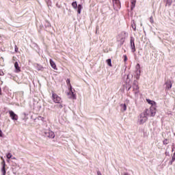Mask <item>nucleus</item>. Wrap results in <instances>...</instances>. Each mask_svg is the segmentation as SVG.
<instances>
[{
	"mask_svg": "<svg viewBox=\"0 0 175 175\" xmlns=\"http://www.w3.org/2000/svg\"><path fill=\"white\" fill-rule=\"evenodd\" d=\"M131 27L134 31H136V24L135 23V21H133L131 23Z\"/></svg>",
	"mask_w": 175,
	"mask_h": 175,
	"instance_id": "18",
	"label": "nucleus"
},
{
	"mask_svg": "<svg viewBox=\"0 0 175 175\" xmlns=\"http://www.w3.org/2000/svg\"><path fill=\"white\" fill-rule=\"evenodd\" d=\"M172 81L171 80H167L165 82V90H170L172 88Z\"/></svg>",
	"mask_w": 175,
	"mask_h": 175,
	"instance_id": "11",
	"label": "nucleus"
},
{
	"mask_svg": "<svg viewBox=\"0 0 175 175\" xmlns=\"http://www.w3.org/2000/svg\"><path fill=\"white\" fill-rule=\"evenodd\" d=\"M107 64L109 66H112V65H111V59H107Z\"/></svg>",
	"mask_w": 175,
	"mask_h": 175,
	"instance_id": "22",
	"label": "nucleus"
},
{
	"mask_svg": "<svg viewBox=\"0 0 175 175\" xmlns=\"http://www.w3.org/2000/svg\"><path fill=\"white\" fill-rule=\"evenodd\" d=\"M3 137V133L2 132L1 130H0V137Z\"/></svg>",
	"mask_w": 175,
	"mask_h": 175,
	"instance_id": "29",
	"label": "nucleus"
},
{
	"mask_svg": "<svg viewBox=\"0 0 175 175\" xmlns=\"http://www.w3.org/2000/svg\"><path fill=\"white\" fill-rule=\"evenodd\" d=\"M1 173H2V175H6V169L5 167H2Z\"/></svg>",
	"mask_w": 175,
	"mask_h": 175,
	"instance_id": "20",
	"label": "nucleus"
},
{
	"mask_svg": "<svg viewBox=\"0 0 175 175\" xmlns=\"http://www.w3.org/2000/svg\"><path fill=\"white\" fill-rule=\"evenodd\" d=\"M135 77L136 79H139L140 77V75L142 73V70L140 69V64H137L135 66Z\"/></svg>",
	"mask_w": 175,
	"mask_h": 175,
	"instance_id": "6",
	"label": "nucleus"
},
{
	"mask_svg": "<svg viewBox=\"0 0 175 175\" xmlns=\"http://www.w3.org/2000/svg\"><path fill=\"white\" fill-rule=\"evenodd\" d=\"M118 0H113V2H117Z\"/></svg>",
	"mask_w": 175,
	"mask_h": 175,
	"instance_id": "33",
	"label": "nucleus"
},
{
	"mask_svg": "<svg viewBox=\"0 0 175 175\" xmlns=\"http://www.w3.org/2000/svg\"><path fill=\"white\" fill-rule=\"evenodd\" d=\"M70 99H76V94H75V90L72 89V85H70V92L68 93Z\"/></svg>",
	"mask_w": 175,
	"mask_h": 175,
	"instance_id": "7",
	"label": "nucleus"
},
{
	"mask_svg": "<svg viewBox=\"0 0 175 175\" xmlns=\"http://www.w3.org/2000/svg\"><path fill=\"white\" fill-rule=\"evenodd\" d=\"M147 120H148V117L147 114L144 111L138 116L137 122L138 125H143V124L147 122Z\"/></svg>",
	"mask_w": 175,
	"mask_h": 175,
	"instance_id": "1",
	"label": "nucleus"
},
{
	"mask_svg": "<svg viewBox=\"0 0 175 175\" xmlns=\"http://www.w3.org/2000/svg\"><path fill=\"white\" fill-rule=\"evenodd\" d=\"M144 112L146 113L148 117H154L157 114V107H150L149 109H146Z\"/></svg>",
	"mask_w": 175,
	"mask_h": 175,
	"instance_id": "2",
	"label": "nucleus"
},
{
	"mask_svg": "<svg viewBox=\"0 0 175 175\" xmlns=\"http://www.w3.org/2000/svg\"><path fill=\"white\" fill-rule=\"evenodd\" d=\"M14 68H15V72L16 73H19V72H21V68L18 66V62H16L14 63Z\"/></svg>",
	"mask_w": 175,
	"mask_h": 175,
	"instance_id": "10",
	"label": "nucleus"
},
{
	"mask_svg": "<svg viewBox=\"0 0 175 175\" xmlns=\"http://www.w3.org/2000/svg\"><path fill=\"white\" fill-rule=\"evenodd\" d=\"M131 49L133 53H135V51H136V48L135 46V39H133V37H131Z\"/></svg>",
	"mask_w": 175,
	"mask_h": 175,
	"instance_id": "9",
	"label": "nucleus"
},
{
	"mask_svg": "<svg viewBox=\"0 0 175 175\" xmlns=\"http://www.w3.org/2000/svg\"><path fill=\"white\" fill-rule=\"evenodd\" d=\"M72 8H74V9H77V8H78L77 2H76V1L72 2Z\"/></svg>",
	"mask_w": 175,
	"mask_h": 175,
	"instance_id": "19",
	"label": "nucleus"
},
{
	"mask_svg": "<svg viewBox=\"0 0 175 175\" xmlns=\"http://www.w3.org/2000/svg\"><path fill=\"white\" fill-rule=\"evenodd\" d=\"M13 157V155L12 154V153H8L6 154V157L8 158V159H10V158H12Z\"/></svg>",
	"mask_w": 175,
	"mask_h": 175,
	"instance_id": "23",
	"label": "nucleus"
},
{
	"mask_svg": "<svg viewBox=\"0 0 175 175\" xmlns=\"http://www.w3.org/2000/svg\"><path fill=\"white\" fill-rule=\"evenodd\" d=\"M1 165H3L2 167H5L6 166V162L5 161V159H3Z\"/></svg>",
	"mask_w": 175,
	"mask_h": 175,
	"instance_id": "24",
	"label": "nucleus"
},
{
	"mask_svg": "<svg viewBox=\"0 0 175 175\" xmlns=\"http://www.w3.org/2000/svg\"><path fill=\"white\" fill-rule=\"evenodd\" d=\"M163 143V144H167V139H165Z\"/></svg>",
	"mask_w": 175,
	"mask_h": 175,
	"instance_id": "30",
	"label": "nucleus"
},
{
	"mask_svg": "<svg viewBox=\"0 0 175 175\" xmlns=\"http://www.w3.org/2000/svg\"><path fill=\"white\" fill-rule=\"evenodd\" d=\"M133 92L135 96H139V83L137 81L135 80L133 83Z\"/></svg>",
	"mask_w": 175,
	"mask_h": 175,
	"instance_id": "3",
	"label": "nucleus"
},
{
	"mask_svg": "<svg viewBox=\"0 0 175 175\" xmlns=\"http://www.w3.org/2000/svg\"><path fill=\"white\" fill-rule=\"evenodd\" d=\"M121 111H126V104H120Z\"/></svg>",
	"mask_w": 175,
	"mask_h": 175,
	"instance_id": "15",
	"label": "nucleus"
},
{
	"mask_svg": "<svg viewBox=\"0 0 175 175\" xmlns=\"http://www.w3.org/2000/svg\"><path fill=\"white\" fill-rule=\"evenodd\" d=\"M59 105H57V109H63L64 108V104L62 103H57Z\"/></svg>",
	"mask_w": 175,
	"mask_h": 175,
	"instance_id": "17",
	"label": "nucleus"
},
{
	"mask_svg": "<svg viewBox=\"0 0 175 175\" xmlns=\"http://www.w3.org/2000/svg\"><path fill=\"white\" fill-rule=\"evenodd\" d=\"M49 62L51 68H53V69H54L55 70H57V65H55V62H54V61H53V59H51L49 60Z\"/></svg>",
	"mask_w": 175,
	"mask_h": 175,
	"instance_id": "13",
	"label": "nucleus"
},
{
	"mask_svg": "<svg viewBox=\"0 0 175 175\" xmlns=\"http://www.w3.org/2000/svg\"><path fill=\"white\" fill-rule=\"evenodd\" d=\"M40 120H44V118H42V117H40Z\"/></svg>",
	"mask_w": 175,
	"mask_h": 175,
	"instance_id": "32",
	"label": "nucleus"
},
{
	"mask_svg": "<svg viewBox=\"0 0 175 175\" xmlns=\"http://www.w3.org/2000/svg\"><path fill=\"white\" fill-rule=\"evenodd\" d=\"M10 117L11 118L13 121H17L18 120V116L17 114L14 113L13 111H9Z\"/></svg>",
	"mask_w": 175,
	"mask_h": 175,
	"instance_id": "8",
	"label": "nucleus"
},
{
	"mask_svg": "<svg viewBox=\"0 0 175 175\" xmlns=\"http://www.w3.org/2000/svg\"><path fill=\"white\" fill-rule=\"evenodd\" d=\"M66 83H67V84H69V85L70 86V79H68L66 80Z\"/></svg>",
	"mask_w": 175,
	"mask_h": 175,
	"instance_id": "28",
	"label": "nucleus"
},
{
	"mask_svg": "<svg viewBox=\"0 0 175 175\" xmlns=\"http://www.w3.org/2000/svg\"><path fill=\"white\" fill-rule=\"evenodd\" d=\"M12 159H16V157H12Z\"/></svg>",
	"mask_w": 175,
	"mask_h": 175,
	"instance_id": "36",
	"label": "nucleus"
},
{
	"mask_svg": "<svg viewBox=\"0 0 175 175\" xmlns=\"http://www.w3.org/2000/svg\"><path fill=\"white\" fill-rule=\"evenodd\" d=\"M7 162H9V160H8Z\"/></svg>",
	"mask_w": 175,
	"mask_h": 175,
	"instance_id": "38",
	"label": "nucleus"
},
{
	"mask_svg": "<svg viewBox=\"0 0 175 175\" xmlns=\"http://www.w3.org/2000/svg\"><path fill=\"white\" fill-rule=\"evenodd\" d=\"M172 151H174V148H172Z\"/></svg>",
	"mask_w": 175,
	"mask_h": 175,
	"instance_id": "37",
	"label": "nucleus"
},
{
	"mask_svg": "<svg viewBox=\"0 0 175 175\" xmlns=\"http://www.w3.org/2000/svg\"><path fill=\"white\" fill-rule=\"evenodd\" d=\"M150 22L151 23V24H154V18H152V16L150 17Z\"/></svg>",
	"mask_w": 175,
	"mask_h": 175,
	"instance_id": "26",
	"label": "nucleus"
},
{
	"mask_svg": "<svg viewBox=\"0 0 175 175\" xmlns=\"http://www.w3.org/2000/svg\"><path fill=\"white\" fill-rule=\"evenodd\" d=\"M81 5H78V7H77V12H78V14H80V13H81Z\"/></svg>",
	"mask_w": 175,
	"mask_h": 175,
	"instance_id": "21",
	"label": "nucleus"
},
{
	"mask_svg": "<svg viewBox=\"0 0 175 175\" xmlns=\"http://www.w3.org/2000/svg\"><path fill=\"white\" fill-rule=\"evenodd\" d=\"M167 5H169V6H170V5H172V0H167Z\"/></svg>",
	"mask_w": 175,
	"mask_h": 175,
	"instance_id": "27",
	"label": "nucleus"
},
{
	"mask_svg": "<svg viewBox=\"0 0 175 175\" xmlns=\"http://www.w3.org/2000/svg\"><path fill=\"white\" fill-rule=\"evenodd\" d=\"M1 159H2V161H3V159H3V157H1Z\"/></svg>",
	"mask_w": 175,
	"mask_h": 175,
	"instance_id": "34",
	"label": "nucleus"
},
{
	"mask_svg": "<svg viewBox=\"0 0 175 175\" xmlns=\"http://www.w3.org/2000/svg\"><path fill=\"white\" fill-rule=\"evenodd\" d=\"M1 91H2V90H1V87H0V94H1Z\"/></svg>",
	"mask_w": 175,
	"mask_h": 175,
	"instance_id": "35",
	"label": "nucleus"
},
{
	"mask_svg": "<svg viewBox=\"0 0 175 175\" xmlns=\"http://www.w3.org/2000/svg\"><path fill=\"white\" fill-rule=\"evenodd\" d=\"M131 10H133L135 9V6L136 5V0H131Z\"/></svg>",
	"mask_w": 175,
	"mask_h": 175,
	"instance_id": "16",
	"label": "nucleus"
},
{
	"mask_svg": "<svg viewBox=\"0 0 175 175\" xmlns=\"http://www.w3.org/2000/svg\"><path fill=\"white\" fill-rule=\"evenodd\" d=\"M52 99L54 103H62V98L55 93L52 94Z\"/></svg>",
	"mask_w": 175,
	"mask_h": 175,
	"instance_id": "4",
	"label": "nucleus"
},
{
	"mask_svg": "<svg viewBox=\"0 0 175 175\" xmlns=\"http://www.w3.org/2000/svg\"><path fill=\"white\" fill-rule=\"evenodd\" d=\"M124 57V62H126V61H128V57H126V55H123Z\"/></svg>",
	"mask_w": 175,
	"mask_h": 175,
	"instance_id": "25",
	"label": "nucleus"
},
{
	"mask_svg": "<svg viewBox=\"0 0 175 175\" xmlns=\"http://www.w3.org/2000/svg\"><path fill=\"white\" fill-rule=\"evenodd\" d=\"M146 102H148L149 105H151V107H157V103H155V101L151 100L150 99H146Z\"/></svg>",
	"mask_w": 175,
	"mask_h": 175,
	"instance_id": "12",
	"label": "nucleus"
},
{
	"mask_svg": "<svg viewBox=\"0 0 175 175\" xmlns=\"http://www.w3.org/2000/svg\"><path fill=\"white\" fill-rule=\"evenodd\" d=\"M126 88L127 89V91H129L131 88H132V86L131 85V82H128V80L126 81Z\"/></svg>",
	"mask_w": 175,
	"mask_h": 175,
	"instance_id": "14",
	"label": "nucleus"
},
{
	"mask_svg": "<svg viewBox=\"0 0 175 175\" xmlns=\"http://www.w3.org/2000/svg\"><path fill=\"white\" fill-rule=\"evenodd\" d=\"M45 137H49L50 139H54L55 134L51 130H46L44 131Z\"/></svg>",
	"mask_w": 175,
	"mask_h": 175,
	"instance_id": "5",
	"label": "nucleus"
},
{
	"mask_svg": "<svg viewBox=\"0 0 175 175\" xmlns=\"http://www.w3.org/2000/svg\"><path fill=\"white\" fill-rule=\"evenodd\" d=\"M5 73L3 72V71L0 70V76H3Z\"/></svg>",
	"mask_w": 175,
	"mask_h": 175,
	"instance_id": "31",
	"label": "nucleus"
}]
</instances>
